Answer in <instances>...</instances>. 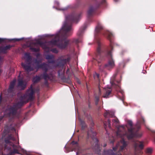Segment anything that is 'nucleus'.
<instances>
[{
	"instance_id": "9b49d317",
	"label": "nucleus",
	"mask_w": 155,
	"mask_h": 155,
	"mask_svg": "<svg viewBox=\"0 0 155 155\" xmlns=\"http://www.w3.org/2000/svg\"><path fill=\"white\" fill-rule=\"evenodd\" d=\"M35 91L33 90L32 86H31L30 88L27 91V94L29 95H32L34 93Z\"/></svg>"
},
{
	"instance_id": "39448f33",
	"label": "nucleus",
	"mask_w": 155,
	"mask_h": 155,
	"mask_svg": "<svg viewBox=\"0 0 155 155\" xmlns=\"http://www.w3.org/2000/svg\"><path fill=\"white\" fill-rule=\"evenodd\" d=\"M59 42V41L53 40L51 41L50 44L52 45H57L59 48H64L66 47L68 45V43L67 42H65L64 45H62L61 44H58V43Z\"/></svg>"
},
{
	"instance_id": "7ed1b4c3",
	"label": "nucleus",
	"mask_w": 155,
	"mask_h": 155,
	"mask_svg": "<svg viewBox=\"0 0 155 155\" xmlns=\"http://www.w3.org/2000/svg\"><path fill=\"white\" fill-rule=\"evenodd\" d=\"M132 123L131 121H128V124L127 127L128 130V133L124 135L126 136L129 139H131L135 136L134 131L132 127Z\"/></svg>"
},
{
	"instance_id": "0eeeda50",
	"label": "nucleus",
	"mask_w": 155,
	"mask_h": 155,
	"mask_svg": "<svg viewBox=\"0 0 155 155\" xmlns=\"http://www.w3.org/2000/svg\"><path fill=\"white\" fill-rule=\"evenodd\" d=\"M143 146V143L141 142L137 141L136 142L135 145L136 149H137V148L140 149H142Z\"/></svg>"
},
{
	"instance_id": "2eb2a0df",
	"label": "nucleus",
	"mask_w": 155,
	"mask_h": 155,
	"mask_svg": "<svg viewBox=\"0 0 155 155\" xmlns=\"http://www.w3.org/2000/svg\"><path fill=\"white\" fill-rule=\"evenodd\" d=\"M15 82L16 81L14 80L11 83L10 85L9 88V90H11L13 88L15 84Z\"/></svg>"
},
{
	"instance_id": "f03ea898",
	"label": "nucleus",
	"mask_w": 155,
	"mask_h": 155,
	"mask_svg": "<svg viewBox=\"0 0 155 155\" xmlns=\"http://www.w3.org/2000/svg\"><path fill=\"white\" fill-rule=\"evenodd\" d=\"M122 132H120L119 130H118L117 133V135L118 137H121L122 140L117 143L116 147L113 148V149L115 151L116 148H119L120 149V150H122L125 148L127 145V143L122 138Z\"/></svg>"
},
{
	"instance_id": "a211bd4d",
	"label": "nucleus",
	"mask_w": 155,
	"mask_h": 155,
	"mask_svg": "<svg viewBox=\"0 0 155 155\" xmlns=\"http://www.w3.org/2000/svg\"><path fill=\"white\" fill-rule=\"evenodd\" d=\"M152 151V149L150 148H148L146 150V152L148 153H151Z\"/></svg>"
},
{
	"instance_id": "72a5a7b5",
	"label": "nucleus",
	"mask_w": 155,
	"mask_h": 155,
	"mask_svg": "<svg viewBox=\"0 0 155 155\" xmlns=\"http://www.w3.org/2000/svg\"><path fill=\"white\" fill-rule=\"evenodd\" d=\"M103 2H105V0H103Z\"/></svg>"
},
{
	"instance_id": "6e6552de",
	"label": "nucleus",
	"mask_w": 155,
	"mask_h": 155,
	"mask_svg": "<svg viewBox=\"0 0 155 155\" xmlns=\"http://www.w3.org/2000/svg\"><path fill=\"white\" fill-rule=\"evenodd\" d=\"M106 66L108 69L113 68L114 66V63L113 60L111 59L109 60Z\"/></svg>"
},
{
	"instance_id": "bb28decb",
	"label": "nucleus",
	"mask_w": 155,
	"mask_h": 155,
	"mask_svg": "<svg viewBox=\"0 0 155 155\" xmlns=\"http://www.w3.org/2000/svg\"><path fill=\"white\" fill-rule=\"evenodd\" d=\"M20 40V39H14V40H15V41H18Z\"/></svg>"
},
{
	"instance_id": "5701e85b",
	"label": "nucleus",
	"mask_w": 155,
	"mask_h": 155,
	"mask_svg": "<svg viewBox=\"0 0 155 155\" xmlns=\"http://www.w3.org/2000/svg\"><path fill=\"white\" fill-rule=\"evenodd\" d=\"M107 34L108 35L109 37H110L111 35H112L111 33L110 32H108Z\"/></svg>"
},
{
	"instance_id": "423d86ee",
	"label": "nucleus",
	"mask_w": 155,
	"mask_h": 155,
	"mask_svg": "<svg viewBox=\"0 0 155 155\" xmlns=\"http://www.w3.org/2000/svg\"><path fill=\"white\" fill-rule=\"evenodd\" d=\"M26 82L21 80L18 81V87L21 89H23L26 86Z\"/></svg>"
},
{
	"instance_id": "473e14b6",
	"label": "nucleus",
	"mask_w": 155,
	"mask_h": 155,
	"mask_svg": "<svg viewBox=\"0 0 155 155\" xmlns=\"http://www.w3.org/2000/svg\"><path fill=\"white\" fill-rule=\"evenodd\" d=\"M123 128V127H120V128L119 129H121L122 128Z\"/></svg>"
},
{
	"instance_id": "c85d7f7f",
	"label": "nucleus",
	"mask_w": 155,
	"mask_h": 155,
	"mask_svg": "<svg viewBox=\"0 0 155 155\" xmlns=\"http://www.w3.org/2000/svg\"><path fill=\"white\" fill-rule=\"evenodd\" d=\"M3 41V39L0 38V42H1Z\"/></svg>"
},
{
	"instance_id": "7c9ffc66",
	"label": "nucleus",
	"mask_w": 155,
	"mask_h": 155,
	"mask_svg": "<svg viewBox=\"0 0 155 155\" xmlns=\"http://www.w3.org/2000/svg\"><path fill=\"white\" fill-rule=\"evenodd\" d=\"M104 125H105V126H106V127H107V124H106V123H104Z\"/></svg>"
},
{
	"instance_id": "c756f323",
	"label": "nucleus",
	"mask_w": 155,
	"mask_h": 155,
	"mask_svg": "<svg viewBox=\"0 0 155 155\" xmlns=\"http://www.w3.org/2000/svg\"><path fill=\"white\" fill-rule=\"evenodd\" d=\"M111 52H110L108 53V54L109 55H110V56L111 55Z\"/></svg>"
},
{
	"instance_id": "f257e3e1",
	"label": "nucleus",
	"mask_w": 155,
	"mask_h": 155,
	"mask_svg": "<svg viewBox=\"0 0 155 155\" xmlns=\"http://www.w3.org/2000/svg\"><path fill=\"white\" fill-rule=\"evenodd\" d=\"M17 141L12 137H9L8 140H5L6 145L5 147V149L10 150L11 151L10 154L18 153V152H21L24 155H31V153L21 148L20 146H17Z\"/></svg>"
},
{
	"instance_id": "a878e982",
	"label": "nucleus",
	"mask_w": 155,
	"mask_h": 155,
	"mask_svg": "<svg viewBox=\"0 0 155 155\" xmlns=\"http://www.w3.org/2000/svg\"><path fill=\"white\" fill-rule=\"evenodd\" d=\"M44 78L45 79H46L47 78V76H45V74H44Z\"/></svg>"
},
{
	"instance_id": "f704fd0d",
	"label": "nucleus",
	"mask_w": 155,
	"mask_h": 155,
	"mask_svg": "<svg viewBox=\"0 0 155 155\" xmlns=\"http://www.w3.org/2000/svg\"><path fill=\"white\" fill-rule=\"evenodd\" d=\"M117 87H119V86H118H118H117Z\"/></svg>"
},
{
	"instance_id": "f8f14e48",
	"label": "nucleus",
	"mask_w": 155,
	"mask_h": 155,
	"mask_svg": "<svg viewBox=\"0 0 155 155\" xmlns=\"http://www.w3.org/2000/svg\"><path fill=\"white\" fill-rule=\"evenodd\" d=\"M11 47V46L10 45H9L7 46L2 49L1 51L3 53H5L6 52V51L9 49Z\"/></svg>"
},
{
	"instance_id": "1a4fd4ad",
	"label": "nucleus",
	"mask_w": 155,
	"mask_h": 155,
	"mask_svg": "<svg viewBox=\"0 0 155 155\" xmlns=\"http://www.w3.org/2000/svg\"><path fill=\"white\" fill-rule=\"evenodd\" d=\"M105 90L106 91V93L105 94H104L103 96V97L104 98H107L108 97V95L110 94V93L111 90L110 88H105Z\"/></svg>"
},
{
	"instance_id": "4be33fe9",
	"label": "nucleus",
	"mask_w": 155,
	"mask_h": 155,
	"mask_svg": "<svg viewBox=\"0 0 155 155\" xmlns=\"http://www.w3.org/2000/svg\"><path fill=\"white\" fill-rule=\"evenodd\" d=\"M113 122L116 123V124H117L118 123V121L117 119H114L113 120Z\"/></svg>"
},
{
	"instance_id": "c9c22d12",
	"label": "nucleus",
	"mask_w": 155,
	"mask_h": 155,
	"mask_svg": "<svg viewBox=\"0 0 155 155\" xmlns=\"http://www.w3.org/2000/svg\"><path fill=\"white\" fill-rule=\"evenodd\" d=\"M1 97V96L0 95V97Z\"/></svg>"
},
{
	"instance_id": "b1692460",
	"label": "nucleus",
	"mask_w": 155,
	"mask_h": 155,
	"mask_svg": "<svg viewBox=\"0 0 155 155\" xmlns=\"http://www.w3.org/2000/svg\"><path fill=\"white\" fill-rule=\"evenodd\" d=\"M108 126L109 127H110V120H108Z\"/></svg>"
},
{
	"instance_id": "393cba45",
	"label": "nucleus",
	"mask_w": 155,
	"mask_h": 155,
	"mask_svg": "<svg viewBox=\"0 0 155 155\" xmlns=\"http://www.w3.org/2000/svg\"><path fill=\"white\" fill-rule=\"evenodd\" d=\"M25 57H26L27 56L28 57L29 56V55L28 53H25Z\"/></svg>"
},
{
	"instance_id": "9d476101",
	"label": "nucleus",
	"mask_w": 155,
	"mask_h": 155,
	"mask_svg": "<svg viewBox=\"0 0 155 155\" xmlns=\"http://www.w3.org/2000/svg\"><path fill=\"white\" fill-rule=\"evenodd\" d=\"M46 44V43H41L39 40L36 41V43L34 44V47H35L37 45H39L41 46L44 49H46V47L44 46V45Z\"/></svg>"
},
{
	"instance_id": "dca6fc26",
	"label": "nucleus",
	"mask_w": 155,
	"mask_h": 155,
	"mask_svg": "<svg viewBox=\"0 0 155 155\" xmlns=\"http://www.w3.org/2000/svg\"><path fill=\"white\" fill-rule=\"evenodd\" d=\"M6 112H10V114H9L10 115H11L12 114H13V108H11L8 109L6 110Z\"/></svg>"
},
{
	"instance_id": "f3484780",
	"label": "nucleus",
	"mask_w": 155,
	"mask_h": 155,
	"mask_svg": "<svg viewBox=\"0 0 155 155\" xmlns=\"http://www.w3.org/2000/svg\"><path fill=\"white\" fill-rule=\"evenodd\" d=\"M102 28V27L101 25H98L97 27L96 30L97 31H98L99 29H101Z\"/></svg>"
},
{
	"instance_id": "4468645a",
	"label": "nucleus",
	"mask_w": 155,
	"mask_h": 155,
	"mask_svg": "<svg viewBox=\"0 0 155 155\" xmlns=\"http://www.w3.org/2000/svg\"><path fill=\"white\" fill-rule=\"evenodd\" d=\"M41 78V77L39 76H36V77H34L33 80V81L34 82H36L38 81H39Z\"/></svg>"
},
{
	"instance_id": "e433bc0d",
	"label": "nucleus",
	"mask_w": 155,
	"mask_h": 155,
	"mask_svg": "<svg viewBox=\"0 0 155 155\" xmlns=\"http://www.w3.org/2000/svg\"><path fill=\"white\" fill-rule=\"evenodd\" d=\"M113 116V115H111V116Z\"/></svg>"
},
{
	"instance_id": "ddd939ff",
	"label": "nucleus",
	"mask_w": 155,
	"mask_h": 155,
	"mask_svg": "<svg viewBox=\"0 0 155 155\" xmlns=\"http://www.w3.org/2000/svg\"><path fill=\"white\" fill-rule=\"evenodd\" d=\"M22 65L24 67V68L27 71L31 70V69L30 67L28 66H27L24 63H22Z\"/></svg>"
},
{
	"instance_id": "cd10ccee",
	"label": "nucleus",
	"mask_w": 155,
	"mask_h": 155,
	"mask_svg": "<svg viewBox=\"0 0 155 155\" xmlns=\"http://www.w3.org/2000/svg\"><path fill=\"white\" fill-rule=\"evenodd\" d=\"M77 143V142H73L72 143V144H76Z\"/></svg>"
},
{
	"instance_id": "2f4dec72",
	"label": "nucleus",
	"mask_w": 155,
	"mask_h": 155,
	"mask_svg": "<svg viewBox=\"0 0 155 155\" xmlns=\"http://www.w3.org/2000/svg\"><path fill=\"white\" fill-rule=\"evenodd\" d=\"M55 3H57V4H58V2H55Z\"/></svg>"
},
{
	"instance_id": "20e7f679",
	"label": "nucleus",
	"mask_w": 155,
	"mask_h": 155,
	"mask_svg": "<svg viewBox=\"0 0 155 155\" xmlns=\"http://www.w3.org/2000/svg\"><path fill=\"white\" fill-rule=\"evenodd\" d=\"M66 21L64 22L62 27V29L65 31H68L71 29V26L69 25V21H74V17L72 16H69L66 18Z\"/></svg>"
},
{
	"instance_id": "6ab92c4d",
	"label": "nucleus",
	"mask_w": 155,
	"mask_h": 155,
	"mask_svg": "<svg viewBox=\"0 0 155 155\" xmlns=\"http://www.w3.org/2000/svg\"><path fill=\"white\" fill-rule=\"evenodd\" d=\"M31 49L33 51H37L39 50V48H35V47L34 48H31Z\"/></svg>"
},
{
	"instance_id": "412c9836",
	"label": "nucleus",
	"mask_w": 155,
	"mask_h": 155,
	"mask_svg": "<svg viewBox=\"0 0 155 155\" xmlns=\"http://www.w3.org/2000/svg\"><path fill=\"white\" fill-rule=\"evenodd\" d=\"M93 10L92 8H90L88 11V14L90 15L91 13V12H93Z\"/></svg>"
},
{
	"instance_id": "aec40b11",
	"label": "nucleus",
	"mask_w": 155,
	"mask_h": 155,
	"mask_svg": "<svg viewBox=\"0 0 155 155\" xmlns=\"http://www.w3.org/2000/svg\"><path fill=\"white\" fill-rule=\"evenodd\" d=\"M99 77V75L95 73L94 74V77L95 78H98Z\"/></svg>"
}]
</instances>
